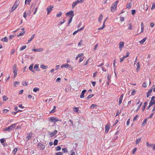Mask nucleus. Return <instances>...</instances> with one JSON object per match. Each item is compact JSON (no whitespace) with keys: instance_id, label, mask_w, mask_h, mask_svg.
<instances>
[{"instance_id":"obj_26","label":"nucleus","mask_w":155,"mask_h":155,"mask_svg":"<svg viewBox=\"0 0 155 155\" xmlns=\"http://www.w3.org/2000/svg\"><path fill=\"white\" fill-rule=\"evenodd\" d=\"M73 18L72 17H70L68 20V22L67 24V26H70V24L72 21Z\"/></svg>"},{"instance_id":"obj_2","label":"nucleus","mask_w":155,"mask_h":155,"mask_svg":"<svg viewBox=\"0 0 155 155\" xmlns=\"http://www.w3.org/2000/svg\"><path fill=\"white\" fill-rule=\"evenodd\" d=\"M118 2V1H117L112 4L110 8V10L111 12H114L116 9Z\"/></svg>"},{"instance_id":"obj_48","label":"nucleus","mask_w":155,"mask_h":155,"mask_svg":"<svg viewBox=\"0 0 155 155\" xmlns=\"http://www.w3.org/2000/svg\"><path fill=\"white\" fill-rule=\"evenodd\" d=\"M73 110L76 112H78V107L74 106L73 107Z\"/></svg>"},{"instance_id":"obj_24","label":"nucleus","mask_w":155,"mask_h":155,"mask_svg":"<svg viewBox=\"0 0 155 155\" xmlns=\"http://www.w3.org/2000/svg\"><path fill=\"white\" fill-rule=\"evenodd\" d=\"M18 150V148L17 147H15L12 151V153L13 155H15Z\"/></svg>"},{"instance_id":"obj_54","label":"nucleus","mask_w":155,"mask_h":155,"mask_svg":"<svg viewBox=\"0 0 155 155\" xmlns=\"http://www.w3.org/2000/svg\"><path fill=\"white\" fill-rule=\"evenodd\" d=\"M22 85H23V86H26L28 85V84L26 81H25V82H22Z\"/></svg>"},{"instance_id":"obj_14","label":"nucleus","mask_w":155,"mask_h":155,"mask_svg":"<svg viewBox=\"0 0 155 155\" xmlns=\"http://www.w3.org/2000/svg\"><path fill=\"white\" fill-rule=\"evenodd\" d=\"M124 46V42H120L119 43V48L120 50H121L122 48Z\"/></svg>"},{"instance_id":"obj_30","label":"nucleus","mask_w":155,"mask_h":155,"mask_svg":"<svg viewBox=\"0 0 155 155\" xmlns=\"http://www.w3.org/2000/svg\"><path fill=\"white\" fill-rule=\"evenodd\" d=\"M8 38L7 37H5L4 38H3L2 39V40L4 41V42H7L8 41Z\"/></svg>"},{"instance_id":"obj_52","label":"nucleus","mask_w":155,"mask_h":155,"mask_svg":"<svg viewBox=\"0 0 155 155\" xmlns=\"http://www.w3.org/2000/svg\"><path fill=\"white\" fill-rule=\"evenodd\" d=\"M136 12L135 10H131V14L132 15H134Z\"/></svg>"},{"instance_id":"obj_60","label":"nucleus","mask_w":155,"mask_h":155,"mask_svg":"<svg viewBox=\"0 0 155 155\" xmlns=\"http://www.w3.org/2000/svg\"><path fill=\"white\" fill-rule=\"evenodd\" d=\"M19 84V82L17 81H15L14 82V84L15 87H16V84Z\"/></svg>"},{"instance_id":"obj_8","label":"nucleus","mask_w":155,"mask_h":155,"mask_svg":"<svg viewBox=\"0 0 155 155\" xmlns=\"http://www.w3.org/2000/svg\"><path fill=\"white\" fill-rule=\"evenodd\" d=\"M61 68H63L64 67L66 68H70V70H72V67L71 66L68 64H64L62 65L61 66Z\"/></svg>"},{"instance_id":"obj_64","label":"nucleus","mask_w":155,"mask_h":155,"mask_svg":"<svg viewBox=\"0 0 155 155\" xmlns=\"http://www.w3.org/2000/svg\"><path fill=\"white\" fill-rule=\"evenodd\" d=\"M68 123L70 125L71 124L72 125L73 124V121L71 120H70L68 122Z\"/></svg>"},{"instance_id":"obj_55","label":"nucleus","mask_w":155,"mask_h":155,"mask_svg":"<svg viewBox=\"0 0 155 155\" xmlns=\"http://www.w3.org/2000/svg\"><path fill=\"white\" fill-rule=\"evenodd\" d=\"M89 60H90V58H89L87 60V61H86V62L84 63V66L86 65H87L88 64V62H89Z\"/></svg>"},{"instance_id":"obj_46","label":"nucleus","mask_w":155,"mask_h":155,"mask_svg":"<svg viewBox=\"0 0 155 155\" xmlns=\"http://www.w3.org/2000/svg\"><path fill=\"white\" fill-rule=\"evenodd\" d=\"M39 90V88L35 87L33 89V91L35 92H36L37 91Z\"/></svg>"},{"instance_id":"obj_34","label":"nucleus","mask_w":155,"mask_h":155,"mask_svg":"<svg viewBox=\"0 0 155 155\" xmlns=\"http://www.w3.org/2000/svg\"><path fill=\"white\" fill-rule=\"evenodd\" d=\"M137 71H139L140 68V63L139 62H137Z\"/></svg>"},{"instance_id":"obj_3","label":"nucleus","mask_w":155,"mask_h":155,"mask_svg":"<svg viewBox=\"0 0 155 155\" xmlns=\"http://www.w3.org/2000/svg\"><path fill=\"white\" fill-rule=\"evenodd\" d=\"M19 3V0H16L14 5L12 7L11 11V12H13L18 6Z\"/></svg>"},{"instance_id":"obj_29","label":"nucleus","mask_w":155,"mask_h":155,"mask_svg":"<svg viewBox=\"0 0 155 155\" xmlns=\"http://www.w3.org/2000/svg\"><path fill=\"white\" fill-rule=\"evenodd\" d=\"M131 3L130 2H129L127 4L126 7L127 8H130L131 7Z\"/></svg>"},{"instance_id":"obj_9","label":"nucleus","mask_w":155,"mask_h":155,"mask_svg":"<svg viewBox=\"0 0 155 155\" xmlns=\"http://www.w3.org/2000/svg\"><path fill=\"white\" fill-rule=\"evenodd\" d=\"M129 53L128 52H127V55L126 56H123V57L120 58V62H122L124 61V59L125 58L128 57L129 56Z\"/></svg>"},{"instance_id":"obj_49","label":"nucleus","mask_w":155,"mask_h":155,"mask_svg":"<svg viewBox=\"0 0 155 155\" xmlns=\"http://www.w3.org/2000/svg\"><path fill=\"white\" fill-rule=\"evenodd\" d=\"M62 151L63 153H66L68 152V150L66 148H63L62 149Z\"/></svg>"},{"instance_id":"obj_13","label":"nucleus","mask_w":155,"mask_h":155,"mask_svg":"<svg viewBox=\"0 0 155 155\" xmlns=\"http://www.w3.org/2000/svg\"><path fill=\"white\" fill-rule=\"evenodd\" d=\"M155 97L154 96H153L152 97L150 103L152 105L155 104V100H154Z\"/></svg>"},{"instance_id":"obj_11","label":"nucleus","mask_w":155,"mask_h":155,"mask_svg":"<svg viewBox=\"0 0 155 155\" xmlns=\"http://www.w3.org/2000/svg\"><path fill=\"white\" fill-rule=\"evenodd\" d=\"M53 7H54L53 6L50 5V7L47 8V11L48 14L51 12Z\"/></svg>"},{"instance_id":"obj_21","label":"nucleus","mask_w":155,"mask_h":155,"mask_svg":"<svg viewBox=\"0 0 155 155\" xmlns=\"http://www.w3.org/2000/svg\"><path fill=\"white\" fill-rule=\"evenodd\" d=\"M34 69L36 71H40L39 68L38 67V65L37 64H36L34 66Z\"/></svg>"},{"instance_id":"obj_36","label":"nucleus","mask_w":155,"mask_h":155,"mask_svg":"<svg viewBox=\"0 0 155 155\" xmlns=\"http://www.w3.org/2000/svg\"><path fill=\"white\" fill-rule=\"evenodd\" d=\"M147 118H146L143 121L142 124V125L143 126L145 124H146L147 123Z\"/></svg>"},{"instance_id":"obj_47","label":"nucleus","mask_w":155,"mask_h":155,"mask_svg":"<svg viewBox=\"0 0 155 155\" xmlns=\"http://www.w3.org/2000/svg\"><path fill=\"white\" fill-rule=\"evenodd\" d=\"M5 141V140L4 139V138L1 139L0 140L1 143L2 144H3L4 143V142Z\"/></svg>"},{"instance_id":"obj_51","label":"nucleus","mask_w":155,"mask_h":155,"mask_svg":"<svg viewBox=\"0 0 155 155\" xmlns=\"http://www.w3.org/2000/svg\"><path fill=\"white\" fill-rule=\"evenodd\" d=\"M62 15V13L61 12H60L59 14H58L56 15V16L57 17H59L61 16Z\"/></svg>"},{"instance_id":"obj_25","label":"nucleus","mask_w":155,"mask_h":155,"mask_svg":"<svg viewBox=\"0 0 155 155\" xmlns=\"http://www.w3.org/2000/svg\"><path fill=\"white\" fill-rule=\"evenodd\" d=\"M78 4V0L75 1V2H74L72 5V7L73 8H74L76 5Z\"/></svg>"},{"instance_id":"obj_58","label":"nucleus","mask_w":155,"mask_h":155,"mask_svg":"<svg viewBox=\"0 0 155 155\" xmlns=\"http://www.w3.org/2000/svg\"><path fill=\"white\" fill-rule=\"evenodd\" d=\"M35 5H36L35 3L34 4H32V5L31 6V8H34L35 7Z\"/></svg>"},{"instance_id":"obj_31","label":"nucleus","mask_w":155,"mask_h":155,"mask_svg":"<svg viewBox=\"0 0 155 155\" xmlns=\"http://www.w3.org/2000/svg\"><path fill=\"white\" fill-rule=\"evenodd\" d=\"M141 138H139L137 139L135 143L136 144H138L141 141Z\"/></svg>"},{"instance_id":"obj_38","label":"nucleus","mask_w":155,"mask_h":155,"mask_svg":"<svg viewBox=\"0 0 155 155\" xmlns=\"http://www.w3.org/2000/svg\"><path fill=\"white\" fill-rule=\"evenodd\" d=\"M94 96V94H90L87 97V100H88Z\"/></svg>"},{"instance_id":"obj_20","label":"nucleus","mask_w":155,"mask_h":155,"mask_svg":"<svg viewBox=\"0 0 155 155\" xmlns=\"http://www.w3.org/2000/svg\"><path fill=\"white\" fill-rule=\"evenodd\" d=\"M152 88H151L147 93V97H148L151 94L152 92Z\"/></svg>"},{"instance_id":"obj_44","label":"nucleus","mask_w":155,"mask_h":155,"mask_svg":"<svg viewBox=\"0 0 155 155\" xmlns=\"http://www.w3.org/2000/svg\"><path fill=\"white\" fill-rule=\"evenodd\" d=\"M61 147L59 146H58L56 148V150L57 151L60 150H61Z\"/></svg>"},{"instance_id":"obj_22","label":"nucleus","mask_w":155,"mask_h":155,"mask_svg":"<svg viewBox=\"0 0 155 155\" xmlns=\"http://www.w3.org/2000/svg\"><path fill=\"white\" fill-rule=\"evenodd\" d=\"M32 136V133H30L29 134L26 136V139L27 140H29L31 137Z\"/></svg>"},{"instance_id":"obj_1","label":"nucleus","mask_w":155,"mask_h":155,"mask_svg":"<svg viewBox=\"0 0 155 155\" xmlns=\"http://www.w3.org/2000/svg\"><path fill=\"white\" fill-rule=\"evenodd\" d=\"M17 123L14 124H12L10 126L8 127H6L4 129V130L6 131H12V129L15 128L16 126V125L17 124Z\"/></svg>"},{"instance_id":"obj_37","label":"nucleus","mask_w":155,"mask_h":155,"mask_svg":"<svg viewBox=\"0 0 155 155\" xmlns=\"http://www.w3.org/2000/svg\"><path fill=\"white\" fill-rule=\"evenodd\" d=\"M75 150H71L70 153V155H75V153L74 152Z\"/></svg>"},{"instance_id":"obj_41","label":"nucleus","mask_w":155,"mask_h":155,"mask_svg":"<svg viewBox=\"0 0 155 155\" xmlns=\"http://www.w3.org/2000/svg\"><path fill=\"white\" fill-rule=\"evenodd\" d=\"M26 47H27V46L25 45L23 46H22L21 48H20V50L21 51L23 50H24V49H25L26 48Z\"/></svg>"},{"instance_id":"obj_19","label":"nucleus","mask_w":155,"mask_h":155,"mask_svg":"<svg viewBox=\"0 0 155 155\" xmlns=\"http://www.w3.org/2000/svg\"><path fill=\"white\" fill-rule=\"evenodd\" d=\"M86 91V90H84L81 92V94L80 95V98H83L84 97V94Z\"/></svg>"},{"instance_id":"obj_7","label":"nucleus","mask_w":155,"mask_h":155,"mask_svg":"<svg viewBox=\"0 0 155 155\" xmlns=\"http://www.w3.org/2000/svg\"><path fill=\"white\" fill-rule=\"evenodd\" d=\"M13 70L14 78H15L17 74V69L16 67V65L15 64L13 66Z\"/></svg>"},{"instance_id":"obj_39","label":"nucleus","mask_w":155,"mask_h":155,"mask_svg":"<svg viewBox=\"0 0 155 155\" xmlns=\"http://www.w3.org/2000/svg\"><path fill=\"white\" fill-rule=\"evenodd\" d=\"M58 140L57 139H55L54 140V145H57L58 144Z\"/></svg>"},{"instance_id":"obj_56","label":"nucleus","mask_w":155,"mask_h":155,"mask_svg":"<svg viewBox=\"0 0 155 155\" xmlns=\"http://www.w3.org/2000/svg\"><path fill=\"white\" fill-rule=\"evenodd\" d=\"M147 104V102H146L145 103H144V106L143 107L142 109V110H144L145 109V106H146V104Z\"/></svg>"},{"instance_id":"obj_42","label":"nucleus","mask_w":155,"mask_h":155,"mask_svg":"<svg viewBox=\"0 0 155 155\" xmlns=\"http://www.w3.org/2000/svg\"><path fill=\"white\" fill-rule=\"evenodd\" d=\"M136 92V91L135 89H134L133 90L132 92L131 93V94L132 95H134L135 94V93Z\"/></svg>"},{"instance_id":"obj_12","label":"nucleus","mask_w":155,"mask_h":155,"mask_svg":"<svg viewBox=\"0 0 155 155\" xmlns=\"http://www.w3.org/2000/svg\"><path fill=\"white\" fill-rule=\"evenodd\" d=\"M107 20V18H106L105 19V20H104V21L103 22L102 26H101V27H100V28H99L98 29V30H100L103 29L105 28V22Z\"/></svg>"},{"instance_id":"obj_63","label":"nucleus","mask_w":155,"mask_h":155,"mask_svg":"<svg viewBox=\"0 0 155 155\" xmlns=\"http://www.w3.org/2000/svg\"><path fill=\"white\" fill-rule=\"evenodd\" d=\"M61 78H58L56 80V82H60L61 81Z\"/></svg>"},{"instance_id":"obj_32","label":"nucleus","mask_w":155,"mask_h":155,"mask_svg":"<svg viewBox=\"0 0 155 155\" xmlns=\"http://www.w3.org/2000/svg\"><path fill=\"white\" fill-rule=\"evenodd\" d=\"M153 145V144H149V143L147 142H146V146L148 147H152Z\"/></svg>"},{"instance_id":"obj_40","label":"nucleus","mask_w":155,"mask_h":155,"mask_svg":"<svg viewBox=\"0 0 155 155\" xmlns=\"http://www.w3.org/2000/svg\"><path fill=\"white\" fill-rule=\"evenodd\" d=\"M33 64H32L30 65V66L29 67V69L31 71H32V70H33Z\"/></svg>"},{"instance_id":"obj_33","label":"nucleus","mask_w":155,"mask_h":155,"mask_svg":"<svg viewBox=\"0 0 155 155\" xmlns=\"http://www.w3.org/2000/svg\"><path fill=\"white\" fill-rule=\"evenodd\" d=\"M3 101H6L8 100V98L5 95H4L3 96Z\"/></svg>"},{"instance_id":"obj_6","label":"nucleus","mask_w":155,"mask_h":155,"mask_svg":"<svg viewBox=\"0 0 155 155\" xmlns=\"http://www.w3.org/2000/svg\"><path fill=\"white\" fill-rule=\"evenodd\" d=\"M65 15L66 16H69L70 18L71 17L73 18L74 16V11H71L66 13Z\"/></svg>"},{"instance_id":"obj_23","label":"nucleus","mask_w":155,"mask_h":155,"mask_svg":"<svg viewBox=\"0 0 155 155\" xmlns=\"http://www.w3.org/2000/svg\"><path fill=\"white\" fill-rule=\"evenodd\" d=\"M147 38H144L142 40L140 41V44L141 45L143 44L147 40Z\"/></svg>"},{"instance_id":"obj_57","label":"nucleus","mask_w":155,"mask_h":155,"mask_svg":"<svg viewBox=\"0 0 155 155\" xmlns=\"http://www.w3.org/2000/svg\"><path fill=\"white\" fill-rule=\"evenodd\" d=\"M155 4L154 3L152 5V7L151 8V9L152 10L154 9L155 8Z\"/></svg>"},{"instance_id":"obj_18","label":"nucleus","mask_w":155,"mask_h":155,"mask_svg":"<svg viewBox=\"0 0 155 155\" xmlns=\"http://www.w3.org/2000/svg\"><path fill=\"white\" fill-rule=\"evenodd\" d=\"M123 96H124V94H122L120 96V97L119 100V104H118L119 105H120L122 103Z\"/></svg>"},{"instance_id":"obj_50","label":"nucleus","mask_w":155,"mask_h":155,"mask_svg":"<svg viewBox=\"0 0 155 155\" xmlns=\"http://www.w3.org/2000/svg\"><path fill=\"white\" fill-rule=\"evenodd\" d=\"M63 153L61 152H59L56 153L54 155H62Z\"/></svg>"},{"instance_id":"obj_45","label":"nucleus","mask_w":155,"mask_h":155,"mask_svg":"<svg viewBox=\"0 0 155 155\" xmlns=\"http://www.w3.org/2000/svg\"><path fill=\"white\" fill-rule=\"evenodd\" d=\"M84 59V57H80V59H79V62H81Z\"/></svg>"},{"instance_id":"obj_5","label":"nucleus","mask_w":155,"mask_h":155,"mask_svg":"<svg viewBox=\"0 0 155 155\" xmlns=\"http://www.w3.org/2000/svg\"><path fill=\"white\" fill-rule=\"evenodd\" d=\"M38 147L41 150H44L45 147V146L44 144L41 143H38Z\"/></svg>"},{"instance_id":"obj_17","label":"nucleus","mask_w":155,"mask_h":155,"mask_svg":"<svg viewBox=\"0 0 155 155\" xmlns=\"http://www.w3.org/2000/svg\"><path fill=\"white\" fill-rule=\"evenodd\" d=\"M103 18V16L102 14H101L99 16L98 19V21L100 23H101L102 19Z\"/></svg>"},{"instance_id":"obj_15","label":"nucleus","mask_w":155,"mask_h":155,"mask_svg":"<svg viewBox=\"0 0 155 155\" xmlns=\"http://www.w3.org/2000/svg\"><path fill=\"white\" fill-rule=\"evenodd\" d=\"M110 125L109 124H107L105 125V132L106 133H107L109 131V130L110 129Z\"/></svg>"},{"instance_id":"obj_35","label":"nucleus","mask_w":155,"mask_h":155,"mask_svg":"<svg viewBox=\"0 0 155 155\" xmlns=\"http://www.w3.org/2000/svg\"><path fill=\"white\" fill-rule=\"evenodd\" d=\"M41 67L42 69H47L48 68V67L47 66H45L44 64H42V65H41Z\"/></svg>"},{"instance_id":"obj_59","label":"nucleus","mask_w":155,"mask_h":155,"mask_svg":"<svg viewBox=\"0 0 155 155\" xmlns=\"http://www.w3.org/2000/svg\"><path fill=\"white\" fill-rule=\"evenodd\" d=\"M62 20H63V21H61V22H60L59 23V24H58V25H61L63 23H64L65 22V20H64V19H63Z\"/></svg>"},{"instance_id":"obj_62","label":"nucleus","mask_w":155,"mask_h":155,"mask_svg":"<svg viewBox=\"0 0 155 155\" xmlns=\"http://www.w3.org/2000/svg\"><path fill=\"white\" fill-rule=\"evenodd\" d=\"M15 49H13L12 51H11V55H12L13 54H14L15 52Z\"/></svg>"},{"instance_id":"obj_53","label":"nucleus","mask_w":155,"mask_h":155,"mask_svg":"<svg viewBox=\"0 0 155 155\" xmlns=\"http://www.w3.org/2000/svg\"><path fill=\"white\" fill-rule=\"evenodd\" d=\"M97 106L96 104H92L90 107V108H92Z\"/></svg>"},{"instance_id":"obj_10","label":"nucleus","mask_w":155,"mask_h":155,"mask_svg":"<svg viewBox=\"0 0 155 155\" xmlns=\"http://www.w3.org/2000/svg\"><path fill=\"white\" fill-rule=\"evenodd\" d=\"M58 131L56 130H54V131L52 133H48L49 135L51 137H52L54 135L56 134L57 133Z\"/></svg>"},{"instance_id":"obj_28","label":"nucleus","mask_w":155,"mask_h":155,"mask_svg":"<svg viewBox=\"0 0 155 155\" xmlns=\"http://www.w3.org/2000/svg\"><path fill=\"white\" fill-rule=\"evenodd\" d=\"M35 35V34L33 35H32V36L30 38V39L28 40V43H29L30 41H31L34 38Z\"/></svg>"},{"instance_id":"obj_27","label":"nucleus","mask_w":155,"mask_h":155,"mask_svg":"<svg viewBox=\"0 0 155 155\" xmlns=\"http://www.w3.org/2000/svg\"><path fill=\"white\" fill-rule=\"evenodd\" d=\"M25 32V31H23L19 33V34L18 35L17 37H19L20 36L23 35Z\"/></svg>"},{"instance_id":"obj_16","label":"nucleus","mask_w":155,"mask_h":155,"mask_svg":"<svg viewBox=\"0 0 155 155\" xmlns=\"http://www.w3.org/2000/svg\"><path fill=\"white\" fill-rule=\"evenodd\" d=\"M32 50L35 52H41L43 51V49L42 48H40L38 49H34Z\"/></svg>"},{"instance_id":"obj_43","label":"nucleus","mask_w":155,"mask_h":155,"mask_svg":"<svg viewBox=\"0 0 155 155\" xmlns=\"http://www.w3.org/2000/svg\"><path fill=\"white\" fill-rule=\"evenodd\" d=\"M31 0H25V4H26L27 2V4L29 5V4L31 2Z\"/></svg>"},{"instance_id":"obj_61","label":"nucleus","mask_w":155,"mask_h":155,"mask_svg":"<svg viewBox=\"0 0 155 155\" xmlns=\"http://www.w3.org/2000/svg\"><path fill=\"white\" fill-rule=\"evenodd\" d=\"M128 29L129 30H131L132 29V26L130 23L129 24V27H128Z\"/></svg>"},{"instance_id":"obj_4","label":"nucleus","mask_w":155,"mask_h":155,"mask_svg":"<svg viewBox=\"0 0 155 155\" xmlns=\"http://www.w3.org/2000/svg\"><path fill=\"white\" fill-rule=\"evenodd\" d=\"M49 121L51 122H53L54 123H55L56 122L59 121H61V120H59L58 118L56 117H50L49 118Z\"/></svg>"}]
</instances>
